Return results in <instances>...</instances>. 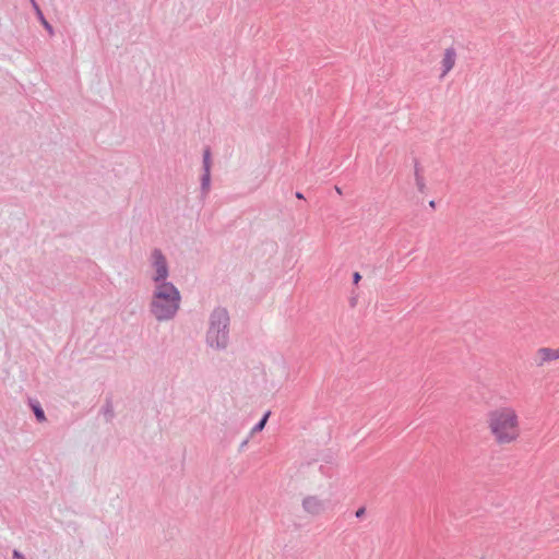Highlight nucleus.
Returning a JSON list of instances; mask_svg holds the SVG:
<instances>
[{"label": "nucleus", "instance_id": "nucleus-1", "mask_svg": "<svg viewBox=\"0 0 559 559\" xmlns=\"http://www.w3.org/2000/svg\"><path fill=\"white\" fill-rule=\"evenodd\" d=\"M486 428L499 447L516 443L522 437L520 413L512 405H500L486 415Z\"/></svg>", "mask_w": 559, "mask_h": 559}, {"label": "nucleus", "instance_id": "nucleus-2", "mask_svg": "<svg viewBox=\"0 0 559 559\" xmlns=\"http://www.w3.org/2000/svg\"><path fill=\"white\" fill-rule=\"evenodd\" d=\"M180 305L178 289L168 282L155 284L152 312L158 320H167L175 316Z\"/></svg>", "mask_w": 559, "mask_h": 559}, {"label": "nucleus", "instance_id": "nucleus-3", "mask_svg": "<svg viewBox=\"0 0 559 559\" xmlns=\"http://www.w3.org/2000/svg\"><path fill=\"white\" fill-rule=\"evenodd\" d=\"M229 318L225 310H215L211 317L210 329L207 331V343L212 347H225L227 344V326Z\"/></svg>", "mask_w": 559, "mask_h": 559}, {"label": "nucleus", "instance_id": "nucleus-4", "mask_svg": "<svg viewBox=\"0 0 559 559\" xmlns=\"http://www.w3.org/2000/svg\"><path fill=\"white\" fill-rule=\"evenodd\" d=\"M152 258H153V266L155 270V274L153 276L155 284L165 282L166 277L168 275L167 263H166L165 258L157 250L153 252Z\"/></svg>", "mask_w": 559, "mask_h": 559}, {"label": "nucleus", "instance_id": "nucleus-5", "mask_svg": "<svg viewBox=\"0 0 559 559\" xmlns=\"http://www.w3.org/2000/svg\"><path fill=\"white\" fill-rule=\"evenodd\" d=\"M534 360L537 366H545L552 361L559 360V347H540L535 352Z\"/></svg>", "mask_w": 559, "mask_h": 559}, {"label": "nucleus", "instance_id": "nucleus-6", "mask_svg": "<svg viewBox=\"0 0 559 559\" xmlns=\"http://www.w3.org/2000/svg\"><path fill=\"white\" fill-rule=\"evenodd\" d=\"M301 504L304 511L311 515H319L325 510V502L319 496H307Z\"/></svg>", "mask_w": 559, "mask_h": 559}, {"label": "nucleus", "instance_id": "nucleus-7", "mask_svg": "<svg viewBox=\"0 0 559 559\" xmlns=\"http://www.w3.org/2000/svg\"><path fill=\"white\" fill-rule=\"evenodd\" d=\"M456 53L453 48H447L441 60L442 76L447 75L454 67Z\"/></svg>", "mask_w": 559, "mask_h": 559}, {"label": "nucleus", "instance_id": "nucleus-8", "mask_svg": "<svg viewBox=\"0 0 559 559\" xmlns=\"http://www.w3.org/2000/svg\"><path fill=\"white\" fill-rule=\"evenodd\" d=\"M203 164H204V176L202 178V185H203L204 189H207L209 185H210V169H211V152L209 148H206L204 151Z\"/></svg>", "mask_w": 559, "mask_h": 559}, {"label": "nucleus", "instance_id": "nucleus-9", "mask_svg": "<svg viewBox=\"0 0 559 559\" xmlns=\"http://www.w3.org/2000/svg\"><path fill=\"white\" fill-rule=\"evenodd\" d=\"M270 416V412H267L263 418L259 421V424H257L253 428H252V433H255V432H259L261 430H263L266 421H267V418Z\"/></svg>", "mask_w": 559, "mask_h": 559}, {"label": "nucleus", "instance_id": "nucleus-10", "mask_svg": "<svg viewBox=\"0 0 559 559\" xmlns=\"http://www.w3.org/2000/svg\"><path fill=\"white\" fill-rule=\"evenodd\" d=\"M34 413L37 417L38 420L43 421L45 419V415H44V412L41 408H39L38 406H35L34 407Z\"/></svg>", "mask_w": 559, "mask_h": 559}, {"label": "nucleus", "instance_id": "nucleus-11", "mask_svg": "<svg viewBox=\"0 0 559 559\" xmlns=\"http://www.w3.org/2000/svg\"><path fill=\"white\" fill-rule=\"evenodd\" d=\"M361 276L358 272L354 273V283H358L360 281Z\"/></svg>", "mask_w": 559, "mask_h": 559}, {"label": "nucleus", "instance_id": "nucleus-12", "mask_svg": "<svg viewBox=\"0 0 559 559\" xmlns=\"http://www.w3.org/2000/svg\"><path fill=\"white\" fill-rule=\"evenodd\" d=\"M13 557L17 558V559H21V554L17 550H14L13 551Z\"/></svg>", "mask_w": 559, "mask_h": 559}, {"label": "nucleus", "instance_id": "nucleus-13", "mask_svg": "<svg viewBox=\"0 0 559 559\" xmlns=\"http://www.w3.org/2000/svg\"><path fill=\"white\" fill-rule=\"evenodd\" d=\"M43 23H44L45 27H46L49 32H51V26H50V25H49L45 20L43 21Z\"/></svg>", "mask_w": 559, "mask_h": 559}, {"label": "nucleus", "instance_id": "nucleus-14", "mask_svg": "<svg viewBox=\"0 0 559 559\" xmlns=\"http://www.w3.org/2000/svg\"><path fill=\"white\" fill-rule=\"evenodd\" d=\"M296 197H297L298 199H302V198H304V195H302L300 192H297V193H296Z\"/></svg>", "mask_w": 559, "mask_h": 559}, {"label": "nucleus", "instance_id": "nucleus-15", "mask_svg": "<svg viewBox=\"0 0 559 559\" xmlns=\"http://www.w3.org/2000/svg\"><path fill=\"white\" fill-rule=\"evenodd\" d=\"M362 512H364V510H359V511H357L356 515L359 516Z\"/></svg>", "mask_w": 559, "mask_h": 559}, {"label": "nucleus", "instance_id": "nucleus-16", "mask_svg": "<svg viewBox=\"0 0 559 559\" xmlns=\"http://www.w3.org/2000/svg\"><path fill=\"white\" fill-rule=\"evenodd\" d=\"M337 193H341V189L338 187L335 188Z\"/></svg>", "mask_w": 559, "mask_h": 559}]
</instances>
